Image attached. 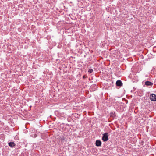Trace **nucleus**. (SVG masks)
<instances>
[{"mask_svg":"<svg viewBox=\"0 0 156 156\" xmlns=\"http://www.w3.org/2000/svg\"><path fill=\"white\" fill-rule=\"evenodd\" d=\"M83 78H85V76H83Z\"/></svg>","mask_w":156,"mask_h":156,"instance_id":"nucleus-10","label":"nucleus"},{"mask_svg":"<svg viewBox=\"0 0 156 156\" xmlns=\"http://www.w3.org/2000/svg\"><path fill=\"white\" fill-rule=\"evenodd\" d=\"M8 145L9 147L12 148L14 147L15 145L16 144L14 142H10L8 143Z\"/></svg>","mask_w":156,"mask_h":156,"instance_id":"nucleus-6","label":"nucleus"},{"mask_svg":"<svg viewBox=\"0 0 156 156\" xmlns=\"http://www.w3.org/2000/svg\"><path fill=\"white\" fill-rule=\"evenodd\" d=\"M145 84L147 86H150L151 87H152L153 83L151 82L146 81L145 83Z\"/></svg>","mask_w":156,"mask_h":156,"instance_id":"nucleus-4","label":"nucleus"},{"mask_svg":"<svg viewBox=\"0 0 156 156\" xmlns=\"http://www.w3.org/2000/svg\"><path fill=\"white\" fill-rule=\"evenodd\" d=\"M128 102V101L127 100H126V103L127 104Z\"/></svg>","mask_w":156,"mask_h":156,"instance_id":"nucleus-9","label":"nucleus"},{"mask_svg":"<svg viewBox=\"0 0 156 156\" xmlns=\"http://www.w3.org/2000/svg\"><path fill=\"white\" fill-rule=\"evenodd\" d=\"M108 133H105L103 134L102 139L104 142H106L108 140Z\"/></svg>","mask_w":156,"mask_h":156,"instance_id":"nucleus-1","label":"nucleus"},{"mask_svg":"<svg viewBox=\"0 0 156 156\" xmlns=\"http://www.w3.org/2000/svg\"><path fill=\"white\" fill-rule=\"evenodd\" d=\"M150 100L152 101H156V95L152 94L150 95Z\"/></svg>","mask_w":156,"mask_h":156,"instance_id":"nucleus-2","label":"nucleus"},{"mask_svg":"<svg viewBox=\"0 0 156 156\" xmlns=\"http://www.w3.org/2000/svg\"><path fill=\"white\" fill-rule=\"evenodd\" d=\"M116 86L119 87H121L122 86L123 83L120 80H118L116 81Z\"/></svg>","mask_w":156,"mask_h":156,"instance_id":"nucleus-3","label":"nucleus"},{"mask_svg":"<svg viewBox=\"0 0 156 156\" xmlns=\"http://www.w3.org/2000/svg\"><path fill=\"white\" fill-rule=\"evenodd\" d=\"M93 70L92 69H89L88 71V72L90 73H91L93 72Z\"/></svg>","mask_w":156,"mask_h":156,"instance_id":"nucleus-7","label":"nucleus"},{"mask_svg":"<svg viewBox=\"0 0 156 156\" xmlns=\"http://www.w3.org/2000/svg\"><path fill=\"white\" fill-rule=\"evenodd\" d=\"M60 140L62 142V141H63L64 140V137H63L62 138H60Z\"/></svg>","mask_w":156,"mask_h":156,"instance_id":"nucleus-8","label":"nucleus"},{"mask_svg":"<svg viewBox=\"0 0 156 156\" xmlns=\"http://www.w3.org/2000/svg\"><path fill=\"white\" fill-rule=\"evenodd\" d=\"M101 142L100 140H97L95 142L96 146L97 147H100L101 145Z\"/></svg>","mask_w":156,"mask_h":156,"instance_id":"nucleus-5","label":"nucleus"}]
</instances>
